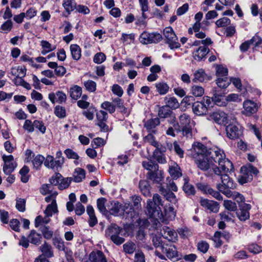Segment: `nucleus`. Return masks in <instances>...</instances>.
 <instances>
[{
    "mask_svg": "<svg viewBox=\"0 0 262 262\" xmlns=\"http://www.w3.org/2000/svg\"><path fill=\"white\" fill-rule=\"evenodd\" d=\"M162 40V35L157 32H143L140 36L139 40L143 45L157 43Z\"/></svg>",
    "mask_w": 262,
    "mask_h": 262,
    "instance_id": "1a4fd4ad",
    "label": "nucleus"
},
{
    "mask_svg": "<svg viewBox=\"0 0 262 262\" xmlns=\"http://www.w3.org/2000/svg\"><path fill=\"white\" fill-rule=\"evenodd\" d=\"M123 248L126 254H132L136 249V245L134 242H128L123 245Z\"/></svg>",
    "mask_w": 262,
    "mask_h": 262,
    "instance_id": "37998d69",
    "label": "nucleus"
},
{
    "mask_svg": "<svg viewBox=\"0 0 262 262\" xmlns=\"http://www.w3.org/2000/svg\"><path fill=\"white\" fill-rule=\"evenodd\" d=\"M139 187L143 195L147 196L150 194V186L148 181L146 180L140 181L139 182Z\"/></svg>",
    "mask_w": 262,
    "mask_h": 262,
    "instance_id": "f704fd0d",
    "label": "nucleus"
},
{
    "mask_svg": "<svg viewBox=\"0 0 262 262\" xmlns=\"http://www.w3.org/2000/svg\"><path fill=\"white\" fill-rule=\"evenodd\" d=\"M84 85L86 90L90 92H94L96 90V83L92 80L84 81Z\"/></svg>",
    "mask_w": 262,
    "mask_h": 262,
    "instance_id": "6e6d98bb",
    "label": "nucleus"
},
{
    "mask_svg": "<svg viewBox=\"0 0 262 262\" xmlns=\"http://www.w3.org/2000/svg\"><path fill=\"white\" fill-rule=\"evenodd\" d=\"M163 34L166 40V42L168 44L171 49H178L180 47L178 38L171 27L165 28L163 30Z\"/></svg>",
    "mask_w": 262,
    "mask_h": 262,
    "instance_id": "0eeeda50",
    "label": "nucleus"
},
{
    "mask_svg": "<svg viewBox=\"0 0 262 262\" xmlns=\"http://www.w3.org/2000/svg\"><path fill=\"white\" fill-rule=\"evenodd\" d=\"M70 94L72 99L77 100L81 96L82 89L80 86L75 85L70 89Z\"/></svg>",
    "mask_w": 262,
    "mask_h": 262,
    "instance_id": "a19ab883",
    "label": "nucleus"
},
{
    "mask_svg": "<svg viewBox=\"0 0 262 262\" xmlns=\"http://www.w3.org/2000/svg\"><path fill=\"white\" fill-rule=\"evenodd\" d=\"M161 233L164 238L167 239L169 241L174 240L177 237V232L166 226L162 227Z\"/></svg>",
    "mask_w": 262,
    "mask_h": 262,
    "instance_id": "4be33fe9",
    "label": "nucleus"
},
{
    "mask_svg": "<svg viewBox=\"0 0 262 262\" xmlns=\"http://www.w3.org/2000/svg\"><path fill=\"white\" fill-rule=\"evenodd\" d=\"M62 6L69 14L76 9L77 7V4L75 0H63Z\"/></svg>",
    "mask_w": 262,
    "mask_h": 262,
    "instance_id": "7c9ffc66",
    "label": "nucleus"
},
{
    "mask_svg": "<svg viewBox=\"0 0 262 262\" xmlns=\"http://www.w3.org/2000/svg\"><path fill=\"white\" fill-rule=\"evenodd\" d=\"M228 74L227 68L223 67V66L219 65L216 68V75L217 78L225 77Z\"/></svg>",
    "mask_w": 262,
    "mask_h": 262,
    "instance_id": "864d4df0",
    "label": "nucleus"
},
{
    "mask_svg": "<svg viewBox=\"0 0 262 262\" xmlns=\"http://www.w3.org/2000/svg\"><path fill=\"white\" fill-rule=\"evenodd\" d=\"M201 204L202 206L213 212L219 210V204L217 202L208 199L201 200Z\"/></svg>",
    "mask_w": 262,
    "mask_h": 262,
    "instance_id": "b1692460",
    "label": "nucleus"
},
{
    "mask_svg": "<svg viewBox=\"0 0 262 262\" xmlns=\"http://www.w3.org/2000/svg\"><path fill=\"white\" fill-rule=\"evenodd\" d=\"M241 171L243 174L239 178L238 182L242 184L251 181L253 179V175H256L258 173V169L251 164L242 166Z\"/></svg>",
    "mask_w": 262,
    "mask_h": 262,
    "instance_id": "423d86ee",
    "label": "nucleus"
},
{
    "mask_svg": "<svg viewBox=\"0 0 262 262\" xmlns=\"http://www.w3.org/2000/svg\"><path fill=\"white\" fill-rule=\"evenodd\" d=\"M189 178L187 177L184 179L183 190L187 195H194L195 193V188L193 185L189 184Z\"/></svg>",
    "mask_w": 262,
    "mask_h": 262,
    "instance_id": "72a5a7b5",
    "label": "nucleus"
},
{
    "mask_svg": "<svg viewBox=\"0 0 262 262\" xmlns=\"http://www.w3.org/2000/svg\"><path fill=\"white\" fill-rule=\"evenodd\" d=\"M164 102L166 106L169 108L176 109L179 106V103L178 100L174 97H170L169 96H166L164 98Z\"/></svg>",
    "mask_w": 262,
    "mask_h": 262,
    "instance_id": "c85d7f7f",
    "label": "nucleus"
},
{
    "mask_svg": "<svg viewBox=\"0 0 262 262\" xmlns=\"http://www.w3.org/2000/svg\"><path fill=\"white\" fill-rule=\"evenodd\" d=\"M17 164L15 162L4 164L3 166V171L6 174H11L16 167Z\"/></svg>",
    "mask_w": 262,
    "mask_h": 262,
    "instance_id": "de8ad7c7",
    "label": "nucleus"
},
{
    "mask_svg": "<svg viewBox=\"0 0 262 262\" xmlns=\"http://www.w3.org/2000/svg\"><path fill=\"white\" fill-rule=\"evenodd\" d=\"M180 131H176L177 133L182 132V135L184 137L186 138H191L192 137V127L191 125L182 126H179Z\"/></svg>",
    "mask_w": 262,
    "mask_h": 262,
    "instance_id": "c03bdc74",
    "label": "nucleus"
},
{
    "mask_svg": "<svg viewBox=\"0 0 262 262\" xmlns=\"http://www.w3.org/2000/svg\"><path fill=\"white\" fill-rule=\"evenodd\" d=\"M192 110L193 113L198 116L206 115L208 112V108L201 101L193 103Z\"/></svg>",
    "mask_w": 262,
    "mask_h": 262,
    "instance_id": "5701e85b",
    "label": "nucleus"
},
{
    "mask_svg": "<svg viewBox=\"0 0 262 262\" xmlns=\"http://www.w3.org/2000/svg\"><path fill=\"white\" fill-rule=\"evenodd\" d=\"M168 202H165L164 203V214H163L164 220H159L163 223H166L168 221H171L173 220L176 216V212L174 210V208L171 206Z\"/></svg>",
    "mask_w": 262,
    "mask_h": 262,
    "instance_id": "f8f14e48",
    "label": "nucleus"
},
{
    "mask_svg": "<svg viewBox=\"0 0 262 262\" xmlns=\"http://www.w3.org/2000/svg\"><path fill=\"white\" fill-rule=\"evenodd\" d=\"M155 87L157 92L161 95H165L167 93L169 89L168 84L164 82H159L156 83L155 84Z\"/></svg>",
    "mask_w": 262,
    "mask_h": 262,
    "instance_id": "ea45409f",
    "label": "nucleus"
},
{
    "mask_svg": "<svg viewBox=\"0 0 262 262\" xmlns=\"http://www.w3.org/2000/svg\"><path fill=\"white\" fill-rule=\"evenodd\" d=\"M54 113L57 117L62 118L66 116V110L64 107L57 105L55 108Z\"/></svg>",
    "mask_w": 262,
    "mask_h": 262,
    "instance_id": "69168bd1",
    "label": "nucleus"
},
{
    "mask_svg": "<svg viewBox=\"0 0 262 262\" xmlns=\"http://www.w3.org/2000/svg\"><path fill=\"white\" fill-rule=\"evenodd\" d=\"M173 113L167 106L164 105L159 108L158 116L160 118H167L172 116Z\"/></svg>",
    "mask_w": 262,
    "mask_h": 262,
    "instance_id": "4c0bfd02",
    "label": "nucleus"
},
{
    "mask_svg": "<svg viewBox=\"0 0 262 262\" xmlns=\"http://www.w3.org/2000/svg\"><path fill=\"white\" fill-rule=\"evenodd\" d=\"M89 262H107L104 253L100 250L92 251L89 255Z\"/></svg>",
    "mask_w": 262,
    "mask_h": 262,
    "instance_id": "aec40b11",
    "label": "nucleus"
},
{
    "mask_svg": "<svg viewBox=\"0 0 262 262\" xmlns=\"http://www.w3.org/2000/svg\"><path fill=\"white\" fill-rule=\"evenodd\" d=\"M224 205L225 208L229 211H235L237 210V206L235 202L230 200H225Z\"/></svg>",
    "mask_w": 262,
    "mask_h": 262,
    "instance_id": "4d7b16f0",
    "label": "nucleus"
},
{
    "mask_svg": "<svg viewBox=\"0 0 262 262\" xmlns=\"http://www.w3.org/2000/svg\"><path fill=\"white\" fill-rule=\"evenodd\" d=\"M142 165L144 168L149 171L148 172L157 171L159 168L158 165L151 161H143Z\"/></svg>",
    "mask_w": 262,
    "mask_h": 262,
    "instance_id": "a18cd8bd",
    "label": "nucleus"
},
{
    "mask_svg": "<svg viewBox=\"0 0 262 262\" xmlns=\"http://www.w3.org/2000/svg\"><path fill=\"white\" fill-rule=\"evenodd\" d=\"M153 157L159 163L164 164L166 163L165 155L162 153H160L158 150H154Z\"/></svg>",
    "mask_w": 262,
    "mask_h": 262,
    "instance_id": "603ef678",
    "label": "nucleus"
},
{
    "mask_svg": "<svg viewBox=\"0 0 262 262\" xmlns=\"http://www.w3.org/2000/svg\"><path fill=\"white\" fill-rule=\"evenodd\" d=\"M111 90L113 93L117 95L118 97H122L124 93L122 88L117 84L113 85Z\"/></svg>",
    "mask_w": 262,
    "mask_h": 262,
    "instance_id": "e2e57ef3",
    "label": "nucleus"
},
{
    "mask_svg": "<svg viewBox=\"0 0 262 262\" xmlns=\"http://www.w3.org/2000/svg\"><path fill=\"white\" fill-rule=\"evenodd\" d=\"M216 83L219 88L225 89L228 86L230 81L226 77H219L216 80Z\"/></svg>",
    "mask_w": 262,
    "mask_h": 262,
    "instance_id": "3c124183",
    "label": "nucleus"
},
{
    "mask_svg": "<svg viewBox=\"0 0 262 262\" xmlns=\"http://www.w3.org/2000/svg\"><path fill=\"white\" fill-rule=\"evenodd\" d=\"M220 174H216L221 176L222 184H218L216 185L217 190L226 196H243L241 194L235 191H231L230 189H233L235 187V184L233 181L227 174V172H224L221 169H220Z\"/></svg>",
    "mask_w": 262,
    "mask_h": 262,
    "instance_id": "7ed1b4c3",
    "label": "nucleus"
},
{
    "mask_svg": "<svg viewBox=\"0 0 262 262\" xmlns=\"http://www.w3.org/2000/svg\"><path fill=\"white\" fill-rule=\"evenodd\" d=\"M180 124L179 125L182 126H188L190 125V118L189 116L186 114L181 115L179 117Z\"/></svg>",
    "mask_w": 262,
    "mask_h": 262,
    "instance_id": "09e8293b",
    "label": "nucleus"
},
{
    "mask_svg": "<svg viewBox=\"0 0 262 262\" xmlns=\"http://www.w3.org/2000/svg\"><path fill=\"white\" fill-rule=\"evenodd\" d=\"M251 206L247 203H242L239 205V210L236 214L238 219L242 222H245L250 217L249 210Z\"/></svg>",
    "mask_w": 262,
    "mask_h": 262,
    "instance_id": "9b49d317",
    "label": "nucleus"
},
{
    "mask_svg": "<svg viewBox=\"0 0 262 262\" xmlns=\"http://www.w3.org/2000/svg\"><path fill=\"white\" fill-rule=\"evenodd\" d=\"M139 2L142 11V17L139 19V21L143 22V20L147 18V16L145 13L148 10V0H139Z\"/></svg>",
    "mask_w": 262,
    "mask_h": 262,
    "instance_id": "58836bf2",
    "label": "nucleus"
},
{
    "mask_svg": "<svg viewBox=\"0 0 262 262\" xmlns=\"http://www.w3.org/2000/svg\"><path fill=\"white\" fill-rule=\"evenodd\" d=\"M210 117L216 123L220 125H225L228 122L227 115L223 111H217L214 112L210 115Z\"/></svg>",
    "mask_w": 262,
    "mask_h": 262,
    "instance_id": "4468645a",
    "label": "nucleus"
},
{
    "mask_svg": "<svg viewBox=\"0 0 262 262\" xmlns=\"http://www.w3.org/2000/svg\"><path fill=\"white\" fill-rule=\"evenodd\" d=\"M57 212L58 210L56 201L55 199H53L51 204L47 206L46 209L45 211V213L47 216H52L53 213Z\"/></svg>",
    "mask_w": 262,
    "mask_h": 262,
    "instance_id": "2f4dec72",
    "label": "nucleus"
},
{
    "mask_svg": "<svg viewBox=\"0 0 262 262\" xmlns=\"http://www.w3.org/2000/svg\"><path fill=\"white\" fill-rule=\"evenodd\" d=\"M70 51L73 59L78 60L81 57V49L79 46L72 44L70 46Z\"/></svg>",
    "mask_w": 262,
    "mask_h": 262,
    "instance_id": "c9c22d12",
    "label": "nucleus"
},
{
    "mask_svg": "<svg viewBox=\"0 0 262 262\" xmlns=\"http://www.w3.org/2000/svg\"><path fill=\"white\" fill-rule=\"evenodd\" d=\"M168 171L170 175L173 179H177L182 176L180 168L176 163H174L173 165L169 166Z\"/></svg>",
    "mask_w": 262,
    "mask_h": 262,
    "instance_id": "473e14b6",
    "label": "nucleus"
},
{
    "mask_svg": "<svg viewBox=\"0 0 262 262\" xmlns=\"http://www.w3.org/2000/svg\"><path fill=\"white\" fill-rule=\"evenodd\" d=\"M226 131L227 136L231 139L238 138L241 134L239 127L234 124L227 125L226 128Z\"/></svg>",
    "mask_w": 262,
    "mask_h": 262,
    "instance_id": "6ab92c4d",
    "label": "nucleus"
},
{
    "mask_svg": "<svg viewBox=\"0 0 262 262\" xmlns=\"http://www.w3.org/2000/svg\"><path fill=\"white\" fill-rule=\"evenodd\" d=\"M209 49L207 47L200 46L194 50L193 57L197 61H201L205 58L206 55L209 53Z\"/></svg>",
    "mask_w": 262,
    "mask_h": 262,
    "instance_id": "f3484780",
    "label": "nucleus"
},
{
    "mask_svg": "<svg viewBox=\"0 0 262 262\" xmlns=\"http://www.w3.org/2000/svg\"><path fill=\"white\" fill-rule=\"evenodd\" d=\"M192 149L195 152L193 156L194 157H200L207 154L208 149L206 147L201 143L195 142L192 144Z\"/></svg>",
    "mask_w": 262,
    "mask_h": 262,
    "instance_id": "a211bd4d",
    "label": "nucleus"
},
{
    "mask_svg": "<svg viewBox=\"0 0 262 262\" xmlns=\"http://www.w3.org/2000/svg\"><path fill=\"white\" fill-rule=\"evenodd\" d=\"M191 93L195 97H200L204 94V90L202 86L194 85L191 88Z\"/></svg>",
    "mask_w": 262,
    "mask_h": 262,
    "instance_id": "bf43d9fd",
    "label": "nucleus"
},
{
    "mask_svg": "<svg viewBox=\"0 0 262 262\" xmlns=\"http://www.w3.org/2000/svg\"><path fill=\"white\" fill-rule=\"evenodd\" d=\"M45 161V157L40 155H37L32 161L34 168L38 169Z\"/></svg>",
    "mask_w": 262,
    "mask_h": 262,
    "instance_id": "13d9d810",
    "label": "nucleus"
},
{
    "mask_svg": "<svg viewBox=\"0 0 262 262\" xmlns=\"http://www.w3.org/2000/svg\"><path fill=\"white\" fill-rule=\"evenodd\" d=\"M195 159V162L198 167L202 170H207L210 169L213 171L214 174H220V171L217 168V165L213 163V161H210L207 154L202 157Z\"/></svg>",
    "mask_w": 262,
    "mask_h": 262,
    "instance_id": "20e7f679",
    "label": "nucleus"
},
{
    "mask_svg": "<svg viewBox=\"0 0 262 262\" xmlns=\"http://www.w3.org/2000/svg\"><path fill=\"white\" fill-rule=\"evenodd\" d=\"M85 177V171L80 168H77L75 169L73 173V178L72 181L76 183L81 182Z\"/></svg>",
    "mask_w": 262,
    "mask_h": 262,
    "instance_id": "c756f323",
    "label": "nucleus"
},
{
    "mask_svg": "<svg viewBox=\"0 0 262 262\" xmlns=\"http://www.w3.org/2000/svg\"><path fill=\"white\" fill-rule=\"evenodd\" d=\"M243 107L244 109L243 113L247 116L256 113L257 110L256 104L250 100L244 102Z\"/></svg>",
    "mask_w": 262,
    "mask_h": 262,
    "instance_id": "393cba45",
    "label": "nucleus"
},
{
    "mask_svg": "<svg viewBox=\"0 0 262 262\" xmlns=\"http://www.w3.org/2000/svg\"><path fill=\"white\" fill-rule=\"evenodd\" d=\"M53 244L59 250H64V242L61 238L57 237L53 238Z\"/></svg>",
    "mask_w": 262,
    "mask_h": 262,
    "instance_id": "680f3d73",
    "label": "nucleus"
},
{
    "mask_svg": "<svg viewBox=\"0 0 262 262\" xmlns=\"http://www.w3.org/2000/svg\"><path fill=\"white\" fill-rule=\"evenodd\" d=\"M165 202H168L167 198H152L146 202V212L150 218L157 221L160 224L159 220H164L163 213L161 211Z\"/></svg>",
    "mask_w": 262,
    "mask_h": 262,
    "instance_id": "f03ea898",
    "label": "nucleus"
},
{
    "mask_svg": "<svg viewBox=\"0 0 262 262\" xmlns=\"http://www.w3.org/2000/svg\"><path fill=\"white\" fill-rule=\"evenodd\" d=\"M158 188L159 192L163 196H176L171 191L178 190V187L173 181L170 182L168 186L160 184Z\"/></svg>",
    "mask_w": 262,
    "mask_h": 262,
    "instance_id": "ddd939ff",
    "label": "nucleus"
},
{
    "mask_svg": "<svg viewBox=\"0 0 262 262\" xmlns=\"http://www.w3.org/2000/svg\"><path fill=\"white\" fill-rule=\"evenodd\" d=\"M28 238L31 243L36 245H39L41 244L42 236L40 234L37 233L35 230H32L28 235Z\"/></svg>",
    "mask_w": 262,
    "mask_h": 262,
    "instance_id": "cd10ccee",
    "label": "nucleus"
},
{
    "mask_svg": "<svg viewBox=\"0 0 262 262\" xmlns=\"http://www.w3.org/2000/svg\"><path fill=\"white\" fill-rule=\"evenodd\" d=\"M147 178L157 183L161 182L162 180L161 176L156 171L148 172L147 174Z\"/></svg>",
    "mask_w": 262,
    "mask_h": 262,
    "instance_id": "8fccbe9b",
    "label": "nucleus"
},
{
    "mask_svg": "<svg viewBox=\"0 0 262 262\" xmlns=\"http://www.w3.org/2000/svg\"><path fill=\"white\" fill-rule=\"evenodd\" d=\"M162 252L165 253L169 259L178 257V251L176 247L171 244H163L162 246Z\"/></svg>",
    "mask_w": 262,
    "mask_h": 262,
    "instance_id": "2eb2a0df",
    "label": "nucleus"
},
{
    "mask_svg": "<svg viewBox=\"0 0 262 262\" xmlns=\"http://www.w3.org/2000/svg\"><path fill=\"white\" fill-rule=\"evenodd\" d=\"M41 233L43 237L49 239L52 238L53 232L52 230H50L49 228L47 226H43L41 228Z\"/></svg>",
    "mask_w": 262,
    "mask_h": 262,
    "instance_id": "0e129e2a",
    "label": "nucleus"
},
{
    "mask_svg": "<svg viewBox=\"0 0 262 262\" xmlns=\"http://www.w3.org/2000/svg\"><path fill=\"white\" fill-rule=\"evenodd\" d=\"M197 189L204 195L212 196H219V192L213 189L210 185L204 182H198L195 184Z\"/></svg>",
    "mask_w": 262,
    "mask_h": 262,
    "instance_id": "9d476101",
    "label": "nucleus"
},
{
    "mask_svg": "<svg viewBox=\"0 0 262 262\" xmlns=\"http://www.w3.org/2000/svg\"><path fill=\"white\" fill-rule=\"evenodd\" d=\"M160 122L159 119L158 118H155L147 120L144 123V126L148 132L156 133V128L160 124Z\"/></svg>",
    "mask_w": 262,
    "mask_h": 262,
    "instance_id": "a878e982",
    "label": "nucleus"
},
{
    "mask_svg": "<svg viewBox=\"0 0 262 262\" xmlns=\"http://www.w3.org/2000/svg\"><path fill=\"white\" fill-rule=\"evenodd\" d=\"M107 207L110 211H112L114 213H119L122 206L120 203L117 202L112 201L107 205Z\"/></svg>",
    "mask_w": 262,
    "mask_h": 262,
    "instance_id": "49530a36",
    "label": "nucleus"
},
{
    "mask_svg": "<svg viewBox=\"0 0 262 262\" xmlns=\"http://www.w3.org/2000/svg\"><path fill=\"white\" fill-rule=\"evenodd\" d=\"M42 254L47 257H51L53 256V251L52 247L46 242L39 247Z\"/></svg>",
    "mask_w": 262,
    "mask_h": 262,
    "instance_id": "e433bc0d",
    "label": "nucleus"
},
{
    "mask_svg": "<svg viewBox=\"0 0 262 262\" xmlns=\"http://www.w3.org/2000/svg\"><path fill=\"white\" fill-rule=\"evenodd\" d=\"M248 250L250 252L257 254L262 252V247L257 244H252L248 246Z\"/></svg>",
    "mask_w": 262,
    "mask_h": 262,
    "instance_id": "774afa93",
    "label": "nucleus"
},
{
    "mask_svg": "<svg viewBox=\"0 0 262 262\" xmlns=\"http://www.w3.org/2000/svg\"><path fill=\"white\" fill-rule=\"evenodd\" d=\"M72 181V177L64 178L59 173H55L50 179V183L54 185H58V188L60 190L68 188Z\"/></svg>",
    "mask_w": 262,
    "mask_h": 262,
    "instance_id": "6e6552de",
    "label": "nucleus"
},
{
    "mask_svg": "<svg viewBox=\"0 0 262 262\" xmlns=\"http://www.w3.org/2000/svg\"><path fill=\"white\" fill-rule=\"evenodd\" d=\"M11 74L16 77H25L26 74V69L25 67H14L11 69Z\"/></svg>",
    "mask_w": 262,
    "mask_h": 262,
    "instance_id": "79ce46f5",
    "label": "nucleus"
},
{
    "mask_svg": "<svg viewBox=\"0 0 262 262\" xmlns=\"http://www.w3.org/2000/svg\"><path fill=\"white\" fill-rule=\"evenodd\" d=\"M49 99L53 103L55 102L61 104L67 100V95L62 91H58L56 93H51L49 94Z\"/></svg>",
    "mask_w": 262,
    "mask_h": 262,
    "instance_id": "dca6fc26",
    "label": "nucleus"
},
{
    "mask_svg": "<svg viewBox=\"0 0 262 262\" xmlns=\"http://www.w3.org/2000/svg\"><path fill=\"white\" fill-rule=\"evenodd\" d=\"M207 156L210 161H213L217 165V168L221 169L224 172H228L232 170V163L225 158L223 151L217 147L209 148L207 152Z\"/></svg>",
    "mask_w": 262,
    "mask_h": 262,
    "instance_id": "f257e3e1",
    "label": "nucleus"
},
{
    "mask_svg": "<svg viewBox=\"0 0 262 262\" xmlns=\"http://www.w3.org/2000/svg\"><path fill=\"white\" fill-rule=\"evenodd\" d=\"M106 59L105 55L102 53L99 52L96 53L93 58V61L95 63L97 64H100L103 62Z\"/></svg>",
    "mask_w": 262,
    "mask_h": 262,
    "instance_id": "338daca9",
    "label": "nucleus"
},
{
    "mask_svg": "<svg viewBox=\"0 0 262 262\" xmlns=\"http://www.w3.org/2000/svg\"><path fill=\"white\" fill-rule=\"evenodd\" d=\"M193 78L192 81L194 82H203L210 80L209 76L205 73L203 69H199L193 73Z\"/></svg>",
    "mask_w": 262,
    "mask_h": 262,
    "instance_id": "412c9836",
    "label": "nucleus"
},
{
    "mask_svg": "<svg viewBox=\"0 0 262 262\" xmlns=\"http://www.w3.org/2000/svg\"><path fill=\"white\" fill-rule=\"evenodd\" d=\"M16 208L18 211L20 212H24L26 210L25 199L21 198L17 199L16 202Z\"/></svg>",
    "mask_w": 262,
    "mask_h": 262,
    "instance_id": "052dcab7",
    "label": "nucleus"
},
{
    "mask_svg": "<svg viewBox=\"0 0 262 262\" xmlns=\"http://www.w3.org/2000/svg\"><path fill=\"white\" fill-rule=\"evenodd\" d=\"M122 229L118 225L112 224L109 226L105 231V236L110 237L111 241L116 245H119L122 244L125 239L119 236Z\"/></svg>",
    "mask_w": 262,
    "mask_h": 262,
    "instance_id": "39448f33",
    "label": "nucleus"
},
{
    "mask_svg": "<svg viewBox=\"0 0 262 262\" xmlns=\"http://www.w3.org/2000/svg\"><path fill=\"white\" fill-rule=\"evenodd\" d=\"M53 185L46 184L42 186L40 188V192L42 195H49L48 196H55L58 194L56 191L53 190Z\"/></svg>",
    "mask_w": 262,
    "mask_h": 262,
    "instance_id": "bb28decb",
    "label": "nucleus"
},
{
    "mask_svg": "<svg viewBox=\"0 0 262 262\" xmlns=\"http://www.w3.org/2000/svg\"><path fill=\"white\" fill-rule=\"evenodd\" d=\"M101 107L107 110L111 114L114 113L116 111L115 105L113 102L104 101L101 104Z\"/></svg>",
    "mask_w": 262,
    "mask_h": 262,
    "instance_id": "5fc2aeb1",
    "label": "nucleus"
}]
</instances>
